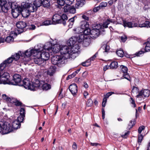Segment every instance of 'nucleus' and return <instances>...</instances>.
<instances>
[{
    "label": "nucleus",
    "instance_id": "1",
    "mask_svg": "<svg viewBox=\"0 0 150 150\" xmlns=\"http://www.w3.org/2000/svg\"><path fill=\"white\" fill-rule=\"evenodd\" d=\"M57 47L54 46L53 48V51L56 53L60 52L61 55L64 56V57H66L67 59L69 57V54H72L70 48L67 46H59V48L57 49Z\"/></svg>",
    "mask_w": 150,
    "mask_h": 150
},
{
    "label": "nucleus",
    "instance_id": "2",
    "mask_svg": "<svg viewBox=\"0 0 150 150\" xmlns=\"http://www.w3.org/2000/svg\"><path fill=\"white\" fill-rule=\"evenodd\" d=\"M5 68V65L3 64H0V84H10L9 80L10 76L7 72H4L3 70Z\"/></svg>",
    "mask_w": 150,
    "mask_h": 150
},
{
    "label": "nucleus",
    "instance_id": "3",
    "mask_svg": "<svg viewBox=\"0 0 150 150\" xmlns=\"http://www.w3.org/2000/svg\"><path fill=\"white\" fill-rule=\"evenodd\" d=\"M80 28H75L74 29V30L76 32L75 33H81V32H79V30L80 29H82L83 30L82 31L81 33L83 32V34L85 36L88 35H91V30L88 28L89 25L88 22L86 21H82L80 22Z\"/></svg>",
    "mask_w": 150,
    "mask_h": 150
},
{
    "label": "nucleus",
    "instance_id": "4",
    "mask_svg": "<svg viewBox=\"0 0 150 150\" xmlns=\"http://www.w3.org/2000/svg\"><path fill=\"white\" fill-rule=\"evenodd\" d=\"M67 61L66 57L64 56L56 55L53 56L51 59L52 63L54 65H57L59 67L63 66Z\"/></svg>",
    "mask_w": 150,
    "mask_h": 150
},
{
    "label": "nucleus",
    "instance_id": "5",
    "mask_svg": "<svg viewBox=\"0 0 150 150\" xmlns=\"http://www.w3.org/2000/svg\"><path fill=\"white\" fill-rule=\"evenodd\" d=\"M68 18L65 14H63L62 16H60L58 14L54 15L52 18V21L57 23H62L64 25L66 24V21H67Z\"/></svg>",
    "mask_w": 150,
    "mask_h": 150
},
{
    "label": "nucleus",
    "instance_id": "6",
    "mask_svg": "<svg viewBox=\"0 0 150 150\" xmlns=\"http://www.w3.org/2000/svg\"><path fill=\"white\" fill-rule=\"evenodd\" d=\"M14 2L7 3L5 0H0V8L3 12L6 13L9 8H14Z\"/></svg>",
    "mask_w": 150,
    "mask_h": 150
},
{
    "label": "nucleus",
    "instance_id": "7",
    "mask_svg": "<svg viewBox=\"0 0 150 150\" xmlns=\"http://www.w3.org/2000/svg\"><path fill=\"white\" fill-rule=\"evenodd\" d=\"M0 126L1 127L2 130V133L4 134H7L10 132L11 130V127L10 123L5 121H0Z\"/></svg>",
    "mask_w": 150,
    "mask_h": 150
},
{
    "label": "nucleus",
    "instance_id": "8",
    "mask_svg": "<svg viewBox=\"0 0 150 150\" xmlns=\"http://www.w3.org/2000/svg\"><path fill=\"white\" fill-rule=\"evenodd\" d=\"M31 86V82L28 78L24 79L22 81L21 84H19V86H23L26 89L33 91L34 88Z\"/></svg>",
    "mask_w": 150,
    "mask_h": 150
},
{
    "label": "nucleus",
    "instance_id": "9",
    "mask_svg": "<svg viewBox=\"0 0 150 150\" xmlns=\"http://www.w3.org/2000/svg\"><path fill=\"white\" fill-rule=\"evenodd\" d=\"M16 26L18 28L17 31L18 33H20L25 31V28L28 27V25L25 22L21 21L16 23Z\"/></svg>",
    "mask_w": 150,
    "mask_h": 150
},
{
    "label": "nucleus",
    "instance_id": "10",
    "mask_svg": "<svg viewBox=\"0 0 150 150\" xmlns=\"http://www.w3.org/2000/svg\"><path fill=\"white\" fill-rule=\"evenodd\" d=\"M13 79L10 81V84L19 86V84L22 83L21 76L19 74H15L13 76Z\"/></svg>",
    "mask_w": 150,
    "mask_h": 150
},
{
    "label": "nucleus",
    "instance_id": "11",
    "mask_svg": "<svg viewBox=\"0 0 150 150\" xmlns=\"http://www.w3.org/2000/svg\"><path fill=\"white\" fill-rule=\"evenodd\" d=\"M13 5L14 8H11L12 9V14L13 18H17L21 13V11L22 10V8L18 7L16 5Z\"/></svg>",
    "mask_w": 150,
    "mask_h": 150
},
{
    "label": "nucleus",
    "instance_id": "12",
    "mask_svg": "<svg viewBox=\"0 0 150 150\" xmlns=\"http://www.w3.org/2000/svg\"><path fill=\"white\" fill-rule=\"evenodd\" d=\"M21 6H23L24 8H26L27 11L29 12H33L37 9L36 8L34 5V4L30 3H23L21 4Z\"/></svg>",
    "mask_w": 150,
    "mask_h": 150
},
{
    "label": "nucleus",
    "instance_id": "13",
    "mask_svg": "<svg viewBox=\"0 0 150 150\" xmlns=\"http://www.w3.org/2000/svg\"><path fill=\"white\" fill-rule=\"evenodd\" d=\"M150 94V91L147 89H142L139 92V94L136 96L137 98L148 97Z\"/></svg>",
    "mask_w": 150,
    "mask_h": 150
},
{
    "label": "nucleus",
    "instance_id": "14",
    "mask_svg": "<svg viewBox=\"0 0 150 150\" xmlns=\"http://www.w3.org/2000/svg\"><path fill=\"white\" fill-rule=\"evenodd\" d=\"M77 86L75 83L71 84L69 87V91L74 96L76 95L77 92Z\"/></svg>",
    "mask_w": 150,
    "mask_h": 150
},
{
    "label": "nucleus",
    "instance_id": "15",
    "mask_svg": "<svg viewBox=\"0 0 150 150\" xmlns=\"http://www.w3.org/2000/svg\"><path fill=\"white\" fill-rule=\"evenodd\" d=\"M39 53L40 56L41 57L44 61L48 60L50 57V54L47 52H40Z\"/></svg>",
    "mask_w": 150,
    "mask_h": 150
},
{
    "label": "nucleus",
    "instance_id": "16",
    "mask_svg": "<svg viewBox=\"0 0 150 150\" xmlns=\"http://www.w3.org/2000/svg\"><path fill=\"white\" fill-rule=\"evenodd\" d=\"M42 83H44V81H40L38 79H35L32 83V87L33 86L34 88V90H36L35 88L39 87L41 85Z\"/></svg>",
    "mask_w": 150,
    "mask_h": 150
},
{
    "label": "nucleus",
    "instance_id": "17",
    "mask_svg": "<svg viewBox=\"0 0 150 150\" xmlns=\"http://www.w3.org/2000/svg\"><path fill=\"white\" fill-rule=\"evenodd\" d=\"M123 25L124 27L132 28L134 27H137L138 24L137 23H133L131 22H127L126 21H123Z\"/></svg>",
    "mask_w": 150,
    "mask_h": 150
},
{
    "label": "nucleus",
    "instance_id": "18",
    "mask_svg": "<svg viewBox=\"0 0 150 150\" xmlns=\"http://www.w3.org/2000/svg\"><path fill=\"white\" fill-rule=\"evenodd\" d=\"M100 31L98 29H93L91 30V37L93 38H97L100 34Z\"/></svg>",
    "mask_w": 150,
    "mask_h": 150
},
{
    "label": "nucleus",
    "instance_id": "19",
    "mask_svg": "<svg viewBox=\"0 0 150 150\" xmlns=\"http://www.w3.org/2000/svg\"><path fill=\"white\" fill-rule=\"evenodd\" d=\"M77 43L76 41V37H73L69 39L67 42V45L71 47Z\"/></svg>",
    "mask_w": 150,
    "mask_h": 150
},
{
    "label": "nucleus",
    "instance_id": "20",
    "mask_svg": "<svg viewBox=\"0 0 150 150\" xmlns=\"http://www.w3.org/2000/svg\"><path fill=\"white\" fill-rule=\"evenodd\" d=\"M56 70V67L55 66H51L47 71V74L52 76L55 73Z\"/></svg>",
    "mask_w": 150,
    "mask_h": 150
},
{
    "label": "nucleus",
    "instance_id": "21",
    "mask_svg": "<svg viewBox=\"0 0 150 150\" xmlns=\"http://www.w3.org/2000/svg\"><path fill=\"white\" fill-rule=\"evenodd\" d=\"M43 49V48H38L35 50H30V52L31 53V55L33 56H36L37 55H39V53L40 52H41Z\"/></svg>",
    "mask_w": 150,
    "mask_h": 150
},
{
    "label": "nucleus",
    "instance_id": "22",
    "mask_svg": "<svg viewBox=\"0 0 150 150\" xmlns=\"http://www.w3.org/2000/svg\"><path fill=\"white\" fill-rule=\"evenodd\" d=\"M70 48L71 51L72 52V54H74L78 52V50L80 49V47L79 44L77 43Z\"/></svg>",
    "mask_w": 150,
    "mask_h": 150
},
{
    "label": "nucleus",
    "instance_id": "23",
    "mask_svg": "<svg viewBox=\"0 0 150 150\" xmlns=\"http://www.w3.org/2000/svg\"><path fill=\"white\" fill-rule=\"evenodd\" d=\"M85 4V1L84 0H76L75 7L77 8L82 7Z\"/></svg>",
    "mask_w": 150,
    "mask_h": 150
},
{
    "label": "nucleus",
    "instance_id": "24",
    "mask_svg": "<svg viewBox=\"0 0 150 150\" xmlns=\"http://www.w3.org/2000/svg\"><path fill=\"white\" fill-rule=\"evenodd\" d=\"M21 127V123L15 120L12 123V127L14 129H17Z\"/></svg>",
    "mask_w": 150,
    "mask_h": 150
},
{
    "label": "nucleus",
    "instance_id": "25",
    "mask_svg": "<svg viewBox=\"0 0 150 150\" xmlns=\"http://www.w3.org/2000/svg\"><path fill=\"white\" fill-rule=\"evenodd\" d=\"M150 27V22L149 21H145L144 23H142V22H140V23L138 24L137 27Z\"/></svg>",
    "mask_w": 150,
    "mask_h": 150
},
{
    "label": "nucleus",
    "instance_id": "26",
    "mask_svg": "<svg viewBox=\"0 0 150 150\" xmlns=\"http://www.w3.org/2000/svg\"><path fill=\"white\" fill-rule=\"evenodd\" d=\"M86 37L82 34L79 35V37H76V41L78 43L82 42L85 38Z\"/></svg>",
    "mask_w": 150,
    "mask_h": 150
},
{
    "label": "nucleus",
    "instance_id": "27",
    "mask_svg": "<svg viewBox=\"0 0 150 150\" xmlns=\"http://www.w3.org/2000/svg\"><path fill=\"white\" fill-rule=\"evenodd\" d=\"M41 88L43 90L47 91L50 89L51 88V85L47 83H42Z\"/></svg>",
    "mask_w": 150,
    "mask_h": 150
},
{
    "label": "nucleus",
    "instance_id": "28",
    "mask_svg": "<svg viewBox=\"0 0 150 150\" xmlns=\"http://www.w3.org/2000/svg\"><path fill=\"white\" fill-rule=\"evenodd\" d=\"M21 13L22 16L24 18L28 17L29 15V12L27 11V9H23L22 8V10L21 11Z\"/></svg>",
    "mask_w": 150,
    "mask_h": 150
},
{
    "label": "nucleus",
    "instance_id": "29",
    "mask_svg": "<svg viewBox=\"0 0 150 150\" xmlns=\"http://www.w3.org/2000/svg\"><path fill=\"white\" fill-rule=\"evenodd\" d=\"M90 42L91 40L90 39L87 38L86 36L85 39L82 42V45L84 47H87L89 45Z\"/></svg>",
    "mask_w": 150,
    "mask_h": 150
},
{
    "label": "nucleus",
    "instance_id": "30",
    "mask_svg": "<svg viewBox=\"0 0 150 150\" xmlns=\"http://www.w3.org/2000/svg\"><path fill=\"white\" fill-rule=\"evenodd\" d=\"M33 4L37 8L39 7L42 4V1L41 0H35L34 1Z\"/></svg>",
    "mask_w": 150,
    "mask_h": 150
},
{
    "label": "nucleus",
    "instance_id": "31",
    "mask_svg": "<svg viewBox=\"0 0 150 150\" xmlns=\"http://www.w3.org/2000/svg\"><path fill=\"white\" fill-rule=\"evenodd\" d=\"M35 64L39 65L41 64L43 62V60L40 58H35L33 60Z\"/></svg>",
    "mask_w": 150,
    "mask_h": 150
},
{
    "label": "nucleus",
    "instance_id": "32",
    "mask_svg": "<svg viewBox=\"0 0 150 150\" xmlns=\"http://www.w3.org/2000/svg\"><path fill=\"white\" fill-rule=\"evenodd\" d=\"M13 58H12L11 57L8 58L5 61H4V62H3L1 64H4V65H5V67L6 66H7V64H9L11 63L13 61Z\"/></svg>",
    "mask_w": 150,
    "mask_h": 150
},
{
    "label": "nucleus",
    "instance_id": "33",
    "mask_svg": "<svg viewBox=\"0 0 150 150\" xmlns=\"http://www.w3.org/2000/svg\"><path fill=\"white\" fill-rule=\"evenodd\" d=\"M110 69H116L118 67V63L117 62H112L109 65Z\"/></svg>",
    "mask_w": 150,
    "mask_h": 150
},
{
    "label": "nucleus",
    "instance_id": "34",
    "mask_svg": "<svg viewBox=\"0 0 150 150\" xmlns=\"http://www.w3.org/2000/svg\"><path fill=\"white\" fill-rule=\"evenodd\" d=\"M21 55L19 52L16 53L13 55H12L11 57L13 60H14L15 61H17L20 58Z\"/></svg>",
    "mask_w": 150,
    "mask_h": 150
},
{
    "label": "nucleus",
    "instance_id": "35",
    "mask_svg": "<svg viewBox=\"0 0 150 150\" xmlns=\"http://www.w3.org/2000/svg\"><path fill=\"white\" fill-rule=\"evenodd\" d=\"M42 5L44 7H48L50 5V3L49 0H43L42 1Z\"/></svg>",
    "mask_w": 150,
    "mask_h": 150
},
{
    "label": "nucleus",
    "instance_id": "36",
    "mask_svg": "<svg viewBox=\"0 0 150 150\" xmlns=\"http://www.w3.org/2000/svg\"><path fill=\"white\" fill-rule=\"evenodd\" d=\"M75 16L73 17L70 18L68 20V22L69 23V28H72V26L73 25L74 21V18Z\"/></svg>",
    "mask_w": 150,
    "mask_h": 150
},
{
    "label": "nucleus",
    "instance_id": "37",
    "mask_svg": "<svg viewBox=\"0 0 150 150\" xmlns=\"http://www.w3.org/2000/svg\"><path fill=\"white\" fill-rule=\"evenodd\" d=\"M136 121L135 120H130L129 123L128 124L127 128L128 129H130L134 125Z\"/></svg>",
    "mask_w": 150,
    "mask_h": 150
},
{
    "label": "nucleus",
    "instance_id": "38",
    "mask_svg": "<svg viewBox=\"0 0 150 150\" xmlns=\"http://www.w3.org/2000/svg\"><path fill=\"white\" fill-rule=\"evenodd\" d=\"M14 40V38L13 36H9L6 37L5 39V41L7 42L10 43L11 42H13Z\"/></svg>",
    "mask_w": 150,
    "mask_h": 150
},
{
    "label": "nucleus",
    "instance_id": "39",
    "mask_svg": "<svg viewBox=\"0 0 150 150\" xmlns=\"http://www.w3.org/2000/svg\"><path fill=\"white\" fill-rule=\"evenodd\" d=\"M116 53L118 56L120 57H123L124 56V52L122 50H117L116 52Z\"/></svg>",
    "mask_w": 150,
    "mask_h": 150
},
{
    "label": "nucleus",
    "instance_id": "40",
    "mask_svg": "<svg viewBox=\"0 0 150 150\" xmlns=\"http://www.w3.org/2000/svg\"><path fill=\"white\" fill-rule=\"evenodd\" d=\"M71 6L69 5H65L64 8V11L65 12L69 13V10Z\"/></svg>",
    "mask_w": 150,
    "mask_h": 150
},
{
    "label": "nucleus",
    "instance_id": "41",
    "mask_svg": "<svg viewBox=\"0 0 150 150\" xmlns=\"http://www.w3.org/2000/svg\"><path fill=\"white\" fill-rule=\"evenodd\" d=\"M107 5V2H102L98 6L101 9L106 7Z\"/></svg>",
    "mask_w": 150,
    "mask_h": 150
},
{
    "label": "nucleus",
    "instance_id": "42",
    "mask_svg": "<svg viewBox=\"0 0 150 150\" xmlns=\"http://www.w3.org/2000/svg\"><path fill=\"white\" fill-rule=\"evenodd\" d=\"M102 47L103 49L104 50V51L103 52L104 53L108 52L109 50L110 49L109 46L106 45H103L102 46Z\"/></svg>",
    "mask_w": 150,
    "mask_h": 150
},
{
    "label": "nucleus",
    "instance_id": "43",
    "mask_svg": "<svg viewBox=\"0 0 150 150\" xmlns=\"http://www.w3.org/2000/svg\"><path fill=\"white\" fill-rule=\"evenodd\" d=\"M121 70L124 73V74L127 73L128 69L125 66L121 65L120 66Z\"/></svg>",
    "mask_w": 150,
    "mask_h": 150
},
{
    "label": "nucleus",
    "instance_id": "44",
    "mask_svg": "<svg viewBox=\"0 0 150 150\" xmlns=\"http://www.w3.org/2000/svg\"><path fill=\"white\" fill-rule=\"evenodd\" d=\"M125 20L122 18H118L117 19V24H122L123 25V21Z\"/></svg>",
    "mask_w": 150,
    "mask_h": 150
},
{
    "label": "nucleus",
    "instance_id": "45",
    "mask_svg": "<svg viewBox=\"0 0 150 150\" xmlns=\"http://www.w3.org/2000/svg\"><path fill=\"white\" fill-rule=\"evenodd\" d=\"M139 91V89L137 87L135 86H133L132 90V93H137Z\"/></svg>",
    "mask_w": 150,
    "mask_h": 150
},
{
    "label": "nucleus",
    "instance_id": "46",
    "mask_svg": "<svg viewBox=\"0 0 150 150\" xmlns=\"http://www.w3.org/2000/svg\"><path fill=\"white\" fill-rule=\"evenodd\" d=\"M50 45V43L49 42H47L46 43V45H45L44 47V49L45 50H50L52 49V48L50 47H48V45Z\"/></svg>",
    "mask_w": 150,
    "mask_h": 150
},
{
    "label": "nucleus",
    "instance_id": "47",
    "mask_svg": "<svg viewBox=\"0 0 150 150\" xmlns=\"http://www.w3.org/2000/svg\"><path fill=\"white\" fill-rule=\"evenodd\" d=\"M25 117V116H23V115L21 116V115H20V116L18 117L16 120L19 122V123H20L21 122H22L23 120Z\"/></svg>",
    "mask_w": 150,
    "mask_h": 150
},
{
    "label": "nucleus",
    "instance_id": "48",
    "mask_svg": "<svg viewBox=\"0 0 150 150\" xmlns=\"http://www.w3.org/2000/svg\"><path fill=\"white\" fill-rule=\"evenodd\" d=\"M51 21L50 20H46L42 23V24L44 25H48L51 24Z\"/></svg>",
    "mask_w": 150,
    "mask_h": 150
},
{
    "label": "nucleus",
    "instance_id": "49",
    "mask_svg": "<svg viewBox=\"0 0 150 150\" xmlns=\"http://www.w3.org/2000/svg\"><path fill=\"white\" fill-rule=\"evenodd\" d=\"M76 10L74 6H71V8L69 10V13L74 14L76 13Z\"/></svg>",
    "mask_w": 150,
    "mask_h": 150
},
{
    "label": "nucleus",
    "instance_id": "50",
    "mask_svg": "<svg viewBox=\"0 0 150 150\" xmlns=\"http://www.w3.org/2000/svg\"><path fill=\"white\" fill-rule=\"evenodd\" d=\"M86 104L88 107L91 106L93 104V101L91 99H89L87 102Z\"/></svg>",
    "mask_w": 150,
    "mask_h": 150
},
{
    "label": "nucleus",
    "instance_id": "51",
    "mask_svg": "<svg viewBox=\"0 0 150 150\" xmlns=\"http://www.w3.org/2000/svg\"><path fill=\"white\" fill-rule=\"evenodd\" d=\"M82 18L86 20H89V16L85 13H83L81 16Z\"/></svg>",
    "mask_w": 150,
    "mask_h": 150
},
{
    "label": "nucleus",
    "instance_id": "52",
    "mask_svg": "<svg viewBox=\"0 0 150 150\" xmlns=\"http://www.w3.org/2000/svg\"><path fill=\"white\" fill-rule=\"evenodd\" d=\"M98 55V53L96 52L95 53V54L93 55L92 57H91L90 59L88 60V61H89V62H91V61H93V60L95 59V58L96 57L97 55Z\"/></svg>",
    "mask_w": 150,
    "mask_h": 150
},
{
    "label": "nucleus",
    "instance_id": "53",
    "mask_svg": "<svg viewBox=\"0 0 150 150\" xmlns=\"http://www.w3.org/2000/svg\"><path fill=\"white\" fill-rule=\"evenodd\" d=\"M76 72H74L71 75H69L67 77V80H68L74 77L76 75Z\"/></svg>",
    "mask_w": 150,
    "mask_h": 150
},
{
    "label": "nucleus",
    "instance_id": "54",
    "mask_svg": "<svg viewBox=\"0 0 150 150\" xmlns=\"http://www.w3.org/2000/svg\"><path fill=\"white\" fill-rule=\"evenodd\" d=\"M123 76L125 79H126L129 81H130V78L128 74L127 73L124 74Z\"/></svg>",
    "mask_w": 150,
    "mask_h": 150
},
{
    "label": "nucleus",
    "instance_id": "55",
    "mask_svg": "<svg viewBox=\"0 0 150 150\" xmlns=\"http://www.w3.org/2000/svg\"><path fill=\"white\" fill-rule=\"evenodd\" d=\"M25 110L24 108H21L20 110V115L25 116Z\"/></svg>",
    "mask_w": 150,
    "mask_h": 150
},
{
    "label": "nucleus",
    "instance_id": "56",
    "mask_svg": "<svg viewBox=\"0 0 150 150\" xmlns=\"http://www.w3.org/2000/svg\"><path fill=\"white\" fill-rule=\"evenodd\" d=\"M8 100V101L12 103H15L17 100L15 98H9Z\"/></svg>",
    "mask_w": 150,
    "mask_h": 150
},
{
    "label": "nucleus",
    "instance_id": "57",
    "mask_svg": "<svg viewBox=\"0 0 150 150\" xmlns=\"http://www.w3.org/2000/svg\"><path fill=\"white\" fill-rule=\"evenodd\" d=\"M25 55L27 57H29L31 56V53L30 52V50H27L25 52Z\"/></svg>",
    "mask_w": 150,
    "mask_h": 150
},
{
    "label": "nucleus",
    "instance_id": "58",
    "mask_svg": "<svg viewBox=\"0 0 150 150\" xmlns=\"http://www.w3.org/2000/svg\"><path fill=\"white\" fill-rule=\"evenodd\" d=\"M57 2L59 5L62 6L64 5L65 2L64 0H57Z\"/></svg>",
    "mask_w": 150,
    "mask_h": 150
},
{
    "label": "nucleus",
    "instance_id": "59",
    "mask_svg": "<svg viewBox=\"0 0 150 150\" xmlns=\"http://www.w3.org/2000/svg\"><path fill=\"white\" fill-rule=\"evenodd\" d=\"M144 51H143L142 50H140L137 52H136L135 54V55L136 56L138 57L140 56V55L143 54H144Z\"/></svg>",
    "mask_w": 150,
    "mask_h": 150
},
{
    "label": "nucleus",
    "instance_id": "60",
    "mask_svg": "<svg viewBox=\"0 0 150 150\" xmlns=\"http://www.w3.org/2000/svg\"><path fill=\"white\" fill-rule=\"evenodd\" d=\"M109 24V22H108V21H106L105 22L103 23V28H107L108 27V25Z\"/></svg>",
    "mask_w": 150,
    "mask_h": 150
},
{
    "label": "nucleus",
    "instance_id": "61",
    "mask_svg": "<svg viewBox=\"0 0 150 150\" xmlns=\"http://www.w3.org/2000/svg\"><path fill=\"white\" fill-rule=\"evenodd\" d=\"M28 27H27V28H29V29L31 30H34L35 29V26L33 24H31L30 25L28 24Z\"/></svg>",
    "mask_w": 150,
    "mask_h": 150
},
{
    "label": "nucleus",
    "instance_id": "62",
    "mask_svg": "<svg viewBox=\"0 0 150 150\" xmlns=\"http://www.w3.org/2000/svg\"><path fill=\"white\" fill-rule=\"evenodd\" d=\"M114 93L113 92H108L107 93L106 95H105V96L104 98H108L110 96H111L112 94H114Z\"/></svg>",
    "mask_w": 150,
    "mask_h": 150
},
{
    "label": "nucleus",
    "instance_id": "63",
    "mask_svg": "<svg viewBox=\"0 0 150 150\" xmlns=\"http://www.w3.org/2000/svg\"><path fill=\"white\" fill-rule=\"evenodd\" d=\"M87 14L88 16H91L93 13V12L92 10H90L87 11L86 12H85Z\"/></svg>",
    "mask_w": 150,
    "mask_h": 150
},
{
    "label": "nucleus",
    "instance_id": "64",
    "mask_svg": "<svg viewBox=\"0 0 150 150\" xmlns=\"http://www.w3.org/2000/svg\"><path fill=\"white\" fill-rule=\"evenodd\" d=\"M145 128V127L144 126H142L140 127L138 130V132L140 134L142 131Z\"/></svg>",
    "mask_w": 150,
    "mask_h": 150
}]
</instances>
